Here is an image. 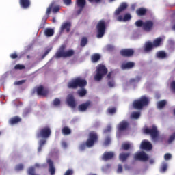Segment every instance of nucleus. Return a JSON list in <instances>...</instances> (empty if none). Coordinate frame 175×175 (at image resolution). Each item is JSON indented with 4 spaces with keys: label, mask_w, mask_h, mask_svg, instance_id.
<instances>
[{
    "label": "nucleus",
    "mask_w": 175,
    "mask_h": 175,
    "mask_svg": "<svg viewBox=\"0 0 175 175\" xmlns=\"http://www.w3.org/2000/svg\"><path fill=\"white\" fill-rule=\"evenodd\" d=\"M64 175H73V170L68 169L64 174Z\"/></svg>",
    "instance_id": "nucleus-53"
},
{
    "label": "nucleus",
    "mask_w": 175,
    "mask_h": 175,
    "mask_svg": "<svg viewBox=\"0 0 175 175\" xmlns=\"http://www.w3.org/2000/svg\"><path fill=\"white\" fill-rule=\"evenodd\" d=\"M118 131L120 132H122L124 131H126L128 128H129V122L126 120H122L118 124Z\"/></svg>",
    "instance_id": "nucleus-10"
},
{
    "label": "nucleus",
    "mask_w": 175,
    "mask_h": 175,
    "mask_svg": "<svg viewBox=\"0 0 175 175\" xmlns=\"http://www.w3.org/2000/svg\"><path fill=\"white\" fill-rule=\"evenodd\" d=\"M50 51H51V49H49L45 51L44 53L42 55V58H44V57H46V55H47V54H49Z\"/></svg>",
    "instance_id": "nucleus-59"
},
{
    "label": "nucleus",
    "mask_w": 175,
    "mask_h": 175,
    "mask_svg": "<svg viewBox=\"0 0 175 175\" xmlns=\"http://www.w3.org/2000/svg\"><path fill=\"white\" fill-rule=\"evenodd\" d=\"M111 76H113V72H109L107 75V79L110 80L111 79Z\"/></svg>",
    "instance_id": "nucleus-62"
},
{
    "label": "nucleus",
    "mask_w": 175,
    "mask_h": 175,
    "mask_svg": "<svg viewBox=\"0 0 175 175\" xmlns=\"http://www.w3.org/2000/svg\"><path fill=\"white\" fill-rule=\"evenodd\" d=\"M50 135H51V132H40L38 134V137L47 139V137H50Z\"/></svg>",
    "instance_id": "nucleus-30"
},
{
    "label": "nucleus",
    "mask_w": 175,
    "mask_h": 175,
    "mask_svg": "<svg viewBox=\"0 0 175 175\" xmlns=\"http://www.w3.org/2000/svg\"><path fill=\"white\" fill-rule=\"evenodd\" d=\"M107 68L103 64H99L96 66V74L94 75L95 81H100L105 76L107 75Z\"/></svg>",
    "instance_id": "nucleus-4"
},
{
    "label": "nucleus",
    "mask_w": 175,
    "mask_h": 175,
    "mask_svg": "<svg viewBox=\"0 0 175 175\" xmlns=\"http://www.w3.org/2000/svg\"><path fill=\"white\" fill-rule=\"evenodd\" d=\"M101 56L99 53H94L91 56V62L93 64H96L100 60Z\"/></svg>",
    "instance_id": "nucleus-27"
},
{
    "label": "nucleus",
    "mask_w": 175,
    "mask_h": 175,
    "mask_svg": "<svg viewBox=\"0 0 175 175\" xmlns=\"http://www.w3.org/2000/svg\"><path fill=\"white\" fill-rule=\"evenodd\" d=\"M91 106V101L88 100L78 106L79 111H87V109Z\"/></svg>",
    "instance_id": "nucleus-16"
},
{
    "label": "nucleus",
    "mask_w": 175,
    "mask_h": 175,
    "mask_svg": "<svg viewBox=\"0 0 175 175\" xmlns=\"http://www.w3.org/2000/svg\"><path fill=\"white\" fill-rule=\"evenodd\" d=\"M131 148V144L129 143H124L122 144V150H125L126 151H128L129 148Z\"/></svg>",
    "instance_id": "nucleus-40"
},
{
    "label": "nucleus",
    "mask_w": 175,
    "mask_h": 175,
    "mask_svg": "<svg viewBox=\"0 0 175 175\" xmlns=\"http://www.w3.org/2000/svg\"><path fill=\"white\" fill-rule=\"evenodd\" d=\"M167 170V165L163 164L161 167L162 172H166Z\"/></svg>",
    "instance_id": "nucleus-58"
},
{
    "label": "nucleus",
    "mask_w": 175,
    "mask_h": 175,
    "mask_svg": "<svg viewBox=\"0 0 175 175\" xmlns=\"http://www.w3.org/2000/svg\"><path fill=\"white\" fill-rule=\"evenodd\" d=\"M67 103L70 107H72V109L76 108V101L72 95H70L67 98Z\"/></svg>",
    "instance_id": "nucleus-22"
},
{
    "label": "nucleus",
    "mask_w": 175,
    "mask_h": 175,
    "mask_svg": "<svg viewBox=\"0 0 175 175\" xmlns=\"http://www.w3.org/2000/svg\"><path fill=\"white\" fill-rule=\"evenodd\" d=\"M117 111V109H116V107L112 108H108L107 112L109 114H116V112Z\"/></svg>",
    "instance_id": "nucleus-43"
},
{
    "label": "nucleus",
    "mask_w": 175,
    "mask_h": 175,
    "mask_svg": "<svg viewBox=\"0 0 175 175\" xmlns=\"http://www.w3.org/2000/svg\"><path fill=\"white\" fill-rule=\"evenodd\" d=\"M133 54H135V51H133V49H122L120 51V55L122 57H132Z\"/></svg>",
    "instance_id": "nucleus-13"
},
{
    "label": "nucleus",
    "mask_w": 175,
    "mask_h": 175,
    "mask_svg": "<svg viewBox=\"0 0 175 175\" xmlns=\"http://www.w3.org/2000/svg\"><path fill=\"white\" fill-rule=\"evenodd\" d=\"M88 1L90 3H92V2H94L95 3H100L102 2V0H88Z\"/></svg>",
    "instance_id": "nucleus-57"
},
{
    "label": "nucleus",
    "mask_w": 175,
    "mask_h": 175,
    "mask_svg": "<svg viewBox=\"0 0 175 175\" xmlns=\"http://www.w3.org/2000/svg\"><path fill=\"white\" fill-rule=\"evenodd\" d=\"M99 137L98 134L96 133H90L88 139L85 143L81 144L79 146V150L81 151H84L88 147V148H92L93 146H95L96 143H98Z\"/></svg>",
    "instance_id": "nucleus-2"
},
{
    "label": "nucleus",
    "mask_w": 175,
    "mask_h": 175,
    "mask_svg": "<svg viewBox=\"0 0 175 175\" xmlns=\"http://www.w3.org/2000/svg\"><path fill=\"white\" fill-rule=\"evenodd\" d=\"M146 135H150L153 142H157L159 139V133L158 132H145Z\"/></svg>",
    "instance_id": "nucleus-25"
},
{
    "label": "nucleus",
    "mask_w": 175,
    "mask_h": 175,
    "mask_svg": "<svg viewBox=\"0 0 175 175\" xmlns=\"http://www.w3.org/2000/svg\"><path fill=\"white\" fill-rule=\"evenodd\" d=\"M134 159L135 161H143V162H146V161H148V155L144 151H142L135 154Z\"/></svg>",
    "instance_id": "nucleus-9"
},
{
    "label": "nucleus",
    "mask_w": 175,
    "mask_h": 175,
    "mask_svg": "<svg viewBox=\"0 0 175 175\" xmlns=\"http://www.w3.org/2000/svg\"><path fill=\"white\" fill-rule=\"evenodd\" d=\"M40 132H51V129L49 126L44 127L40 130Z\"/></svg>",
    "instance_id": "nucleus-47"
},
{
    "label": "nucleus",
    "mask_w": 175,
    "mask_h": 175,
    "mask_svg": "<svg viewBox=\"0 0 175 175\" xmlns=\"http://www.w3.org/2000/svg\"><path fill=\"white\" fill-rule=\"evenodd\" d=\"M170 88L175 93V81H172L170 83Z\"/></svg>",
    "instance_id": "nucleus-49"
},
{
    "label": "nucleus",
    "mask_w": 175,
    "mask_h": 175,
    "mask_svg": "<svg viewBox=\"0 0 175 175\" xmlns=\"http://www.w3.org/2000/svg\"><path fill=\"white\" fill-rule=\"evenodd\" d=\"M165 106H166V101L165 100H162L157 103L158 109H163Z\"/></svg>",
    "instance_id": "nucleus-35"
},
{
    "label": "nucleus",
    "mask_w": 175,
    "mask_h": 175,
    "mask_svg": "<svg viewBox=\"0 0 175 175\" xmlns=\"http://www.w3.org/2000/svg\"><path fill=\"white\" fill-rule=\"evenodd\" d=\"M15 169L18 172H20V170H23V169H24V165L18 164V165L16 166Z\"/></svg>",
    "instance_id": "nucleus-45"
},
{
    "label": "nucleus",
    "mask_w": 175,
    "mask_h": 175,
    "mask_svg": "<svg viewBox=\"0 0 175 175\" xmlns=\"http://www.w3.org/2000/svg\"><path fill=\"white\" fill-rule=\"evenodd\" d=\"M48 18L49 16L42 18V24L40 25V28H44V26L46 25V21H47Z\"/></svg>",
    "instance_id": "nucleus-39"
},
{
    "label": "nucleus",
    "mask_w": 175,
    "mask_h": 175,
    "mask_svg": "<svg viewBox=\"0 0 175 175\" xmlns=\"http://www.w3.org/2000/svg\"><path fill=\"white\" fill-rule=\"evenodd\" d=\"M96 29L97 38L98 39H100V38H103L106 32V22H105L104 20L99 21L96 25Z\"/></svg>",
    "instance_id": "nucleus-7"
},
{
    "label": "nucleus",
    "mask_w": 175,
    "mask_h": 175,
    "mask_svg": "<svg viewBox=\"0 0 175 175\" xmlns=\"http://www.w3.org/2000/svg\"><path fill=\"white\" fill-rule=\"evenodd\" d=\"M87 1L85 0H77V6L78 8H84Z\"/></svg>",
    "instance_id": "nucleus-34"
},
{
    "label": "nucleus",
    "mask_w": 175,
    "mask_h": 175,
    "mask_svg": "<svg viewBox=\"0 0 175 175\" xmlns=\"http://www.w3.org/2000/svg\"><path fill=\"white\" fill-rule=\"evenodd\" d=\"M72 27V23L65 22L60 27V32L62 33L64 31H66L67 33L70 32V27Z\"/></svg>",
    "instance_id": "nucleus-14"
},
{
    "label": "nucleus",
    "mask_w": 175,
    "mask_h": 175,
    "mask_svg": "<svg viewBox=\"0 0 175 175\" xmlns=\"http://www.w3.org/2000/svg\"><path fill=\"white\" fill-rule=\"evenodd\" d=\"M58 13L59 12V5H55V1H53L46 9V15L50 16V13Z\"/></svg>",
    "instance_id": "nucleus-8"
},
{
    "label": "nucleus",
    "mask_w": 175,
    "mask_h": 175,
    "mask_svg": "<svg viewBox=\"0 0 175 175\" xmlns=\"http://www.w3.org/2000/svg\"><path fill=\"white\" fill-rule=\"evenodd\" d=\"M70 129L68 126H65L62 129V132H71Z\"/></svg>",
    "instance_id": "nucleus-55"
},
{
    "label": "nucleus",
    "mask_w": 175,
    "mask_h": 175,
    "mask_svg": "<svg viewBox=\"0 0 175 175\" xmlns=\"http://www.w3.org/2000/svg\"><path fill=\"white\" fill-rule=\"evenodd\" d=\"M67 87L71 90H77V88H81L77 91V94L81 98H83L87 95V90L84 88L85 87H87V80L85 79L77 77L68 82Z\"/></svg>",
    "instance_id": "nucleus-1"
},
{
    "label": "nucleus",
    "mask_w": 175,
    "mask_h": 175,
    "mask_svg": "<svg viewBox=\"0 0 175 175\" xmlns=\"http://www.w3.org/2000/svg\"><path fill=\"white\" fill-rule=\"evenodd\" d=\"M25 83V80H21L16 82L17 85H21V84H24Z\"/></svg>",
    "instance_id": "nucleus-63"
},
{
    "label": "nucleus",
    "mask_w": 175,
    "mask_h": 175,
    "mask_svg": "<svg viewBox=\"0 0 175 175\" xmlns=\"http://www.w3.org/2000/svg\"><path fill=\"white\" fill-rule=\"evenodd\" d=\"M87 43H88V39H87L86 37L82 38L81 40V47H85Z\"/></svg>",
    "instance_id": "nucleus-38"
},
{
    "label": "nucleus",
    "mask_w": 175,
    "mask_h": 175,
    "mask_svg": "<svg viewBox=\"0 0 175 175\" xmlns=\"http://www.w3.org/2000/svg\"><path fill=\"white\" fill-rule=\"evenodd\" d=\"M157 58H160L161 59H165L166 58L167 55L166 53L163 51H159L157 53Z\"/></svg>",
    "instance_id": "nucleus-33"
},
{
    "label": "nucleus",
    "mask_w": 175,
    "mask_h": 175,
    "mask_svg": "<svg viewBox=\"0 0 175 175\" xmlns=\"http://www.w3.org/2000/svg\"><path fill=\"white\" fill-rule=\"evenodd\" d=\"M175 140V133H174L172 135H171L167 140L168 144H172L173 142Z\"/></svg>",
    "instance_id": "nucleus-41"
},
{
    "label": "nucleus",
    "mask_w": 175,
    "mask_h": 175,
    "mask_svg": "<svg viewBox=\"0 0 175 175\" xmlns=\"http://www.w3.org/2000/svg\"><path fill=\"white\" fill-rule=\"evenodd\" d=\"M140 148L141 150L150 151V150H152V144H151L148 141L144 140L141 143Z\"/></svg>",
    "instance_id": "nucleus-12"
},
{
    "label": "nucleus",
    "mask_w": 175,
    "mask_h": 175,
    "mask_svg": "<svg viewBox=\"0 0 175 175\" xmlns=\"http://www.w3.org/2000/svg\"><path fill=\"white\" fill-rule=\"evenodd\" d=\"M10 57L12 59H16V58H18V55H17V53H14L10 54Z\"/></svg>",
    "instance_id": "nucleus-48"
},
{
    "label": "nucleus",
    "mask_w": 175,
    "mask_h": 175,
    "mask_svg": "<svg viewBox=\"0 0 175 175\" xmlns=\"http://www.w3.org/2000/svg\"><path fill=\"white\" fill-rule=\"evenodd\" d=\"M132 19V15H131V14L129 13H126L124 16V17H122V16L120 15L118 18H117V21H129V20Z\"/></svg>",
    "instance_id": "nucleus-23"
},
{
    "label": "nucleus",
    "mask_w": 175,
    "mask_h": 175,
    "mask_svg": "<svg viewBox=\"0 0 175 175\" xmlns=\"http://www.w3.org/2000/svg\"><path fill=\"white\" fill-rule=\"evenodd\" d=\"M122 69H132L133 68H135V62H128L126 63H124L121 66Z\"/></svg>",
    "instance_id": "nucleus-24"
},
{
    "label": "nucleus",
    "mask_w": 175,
    "mask_h": 175,
    "mask_svg": "<svg viewBox=\"0 0 175 175\" xmlns=\"http://www.w3.org/2000/svg\"><path fill=\"white\" fill-rule=\"evenodd\" d=\"M164 158L165 161H169V159H172V154H170V153H167L165 154Z\"/></svg>",
    "instance_id": "nucleus-51"
},
{
    "label": "nucleus",
    "mask_w": 175,
    "mask_h": 175,
    "mask_svg": "<svg viewBox=\"0 0 175 175\" xmlns=\"http://www.w3.org/2000/svg\"><path fill=\"white\" fill-rule=\"evenodd\" d=\"M152 43L154 49H157V47H159L161 46V44L162 43V38L159 37L156 38Z\"/></svg>",
    "instance_id": "nucleus-29"
},
{
    "label": "nucleus",
    "mask_w": 175,
    "mask_h": 175,
    "mask_svg": "<svg viewBox=\"0 0 175 175\" xmlns=\"http://www.w3.org/2000/svg\"><path fill=\"white\" fill-rule=\"evenodd\" d=\"M148 103H150L148 98L143 96L140 98L133 101V107L135 109V110H142L144 107L148 106Z\"/></svg>",
    "instance_id": "nucleus-5"
},
{
    "label": "nucleus",
    "mask_w": 175,
    "mask_h": 175,
    "mask_svg": "<svg viewBox=\"0 0 175 175\" xmlns=\"http://www.w3.org/2000/svg\"><path fill=\"white\" fill-rule=\"evenodd\" d=\"M44 35H45V36H47L48 38L53 36V35H54V29H51V28H46L44 30Z\"/></svg>",
    "instance_id": "nucleus-31"
},
{
    "label": "nucleus",
    "mask_w": 175,
    "mask_h": 175,
    "mask_svg": "<svg viewBox=\"0 0 175 175\" xmlns=\"http://www.w3.org/2000/svg\"><path fill=\"white\" fill-rule=\"evenodd\" d=\"M144 132H158V128L155 125H152L150 129L145 127L144 129Z\"/></svg>",
    "instance_id": "nucleus-32"
},
{
    "label": "nucleus",
    "mask_w": 175,
    "mask_h": 175,
    "mask_svg": "<svg viewBox=\"0 0 175 175\" xmlns=\"http://www.w3.org/2000/svg\"><path fill=\"white\" fill-rule=\"evenodd\" d=\"M136 27H142V29L145 32H151L152 28H154V22L152 21H146L144 22L142 20H138L135 22Z\"/></svg>",
    "instance_id": "nucleus-6"
},
{
    "label": "nucleus",
    "mask_w": 175,
    "mask_h": 175,
    "mask_svg": "<svg viewBox=\"0 0 175 175\" xmlns=\"http://www.w3.org/2000/svg\"><path fill=\"white\" fill-rule=\"evenodd\" d=\"M37 94L41 96H47L49 95V90H44L43 85H40L37 88Z\"/></svg>",
    "instance_id": "nucleus-18"
},
{
    "label": "nucleus",
    "mask_w": 175,
    "mask_h": 175,
    "mask_svg": "<svg viewBox=\"0 0 175 175\" xmlns=\"http://www.w3.org/2000/svg\"><path fill=\"white\" fill-rule=\"evenodd\" d=\"M141 79V77L137 76L135 78L131 79L129 83L130 84H133V83H139Z\"/></svg>",
    "instance_id": "nucleus-37"
},
{
    "label": "nucleus",
    "mask_w": 175,
    "mask_h": 175,
    "mask_svg": "<svg viewBox=\"0 0 175 175\" xmlns=\"http://www.w3.org/2000/svg\"><path fill=\"white\" fill-rule=\"evenodd\" d=\"M154 49V47L152 42L150 41L146 42L144 46V51L145 53H150V51H152Z\"/></svg>",
    "instance_id": "nucleus-20"
},
{
    "label": "nucleus",
    "mask_w": 175,
    "mask_h": 175,
    "mask_svg": "<svg viewBox=\"0 0 175 175\" xmlns=\"http://www.w3.org/2000/svg\"><path fill=\"white\" fill-rule=\"evenodd\" d=\"M108 86L110 88H113L114 87V81L111 80V81H108Z\"/></svg>",
    "instance_id": "nucleus-52"
},
{
    "label": "nucleus",
    "mask_w": 175,
    "mask_h": 175,
    "mask_svg": "<svg viewBox=\"0 0 175 175\" xmlns=\"http://www.w3.org/2000/svg\"><path fill=\"white\" fill-rule=\"evenodd\" d=\"M21 121V118L18 116H16L9 119L8 124L10 125H17V124H20Z\"/></svg>",
    "instance_id": "nucleus-15"
},
{
    "label": "nucleus",
    "mask_w": 175,
    "mask_h": 175,
    "mask_svg": "<svg viewBox=\"0 0 175 175\" xmlns=\"http://www.w3.org/2000/svg\"><path fill=\"white\" fill-rule=\"evenodd\" d=\"M111 129H112L111 124H109L107 126V128L105 132H111Z\"/></svg>",
    "instance_id": "nucleus-54"
},
{
    "label": "nucleus",
    "mask_w": 175,
    "mask_h": 175,
    "mask_svg": "<svg viewBox=\"0 0 175 175\" xmlns=\"http://www.w3.org/2000/svg\"><path fill=\"white\" fill-rule=\"evenodd\" d=\"M53 105L55 107H59V106H61V100L58 98H55L53 100Z\"/></svg>",
    "instance_id": "nucleus-36"
},
{
    "label": "nucleus",
    "mask_w": 175,
    "mask_h": 175,
    "mask_svg": "<svg viewBox=\"0 0 175 175\" xmlns=\"http://www.w3.org/2000/svg\"><path fill=\"white\" fill-rule=\"evenodd\" d=\"M131 116L133 118L137 120V118H139V117H140V112H133Z\"/></svg>",
    "instance_id": "nucleus-44"
},
{
    "label": "nucleus",
    "mask_w": 175,
    "mask_h": 175,
    "mask_svg": "<svg viewBox=\"0 0 175 175\" xmlns=\"http://www.w3.org/2000/svg\"><path fill=\"white\" fill-rule=\"evenodd\" d=\"M39 144H40V146L43 147V146H44V144H46V139L40 140Z\"/></svg>",
    "instance_id": "nucleus-61"
},
{
    "label": "nucleus",
    "mask_w": 175,
    "mask_h": 175,
    "mask_svg": "<svg viewBox=\"0 0 175 175\" xmlns=\"http://www.w3.org/2000/svg\"><path fill=\"white\" fill-rule=\"evenodd\" d=\"M130 156H131V153L130 152L120 153L119 154V159H120V161H121V162H125V161L127 160L128 158H129Z\"/></svg>",
    "instance_id": "nucleus-26"
},
{
    "label": "nucleus",
    "mask_w": 175,
    "mask_h": 175,
    "mask_svg": "<svg viewBox=\"0 0 175 175\" xmlns=\"http://www.w3.org/2000/svg\"><path fill=\"white\" fill-rule=\"evenodd\" d=\"M46 163H48L49 167V172L51 173V175L55 174V167H54V161L51 160V159H48L46 161Z\"/></svg>",
    "instance_id": "nucleus-17"
},
{
    "label": "nucleus",
    "mask_w": 175,
    "mask_h": 175,
    "mask_svg": "<svg viewBox=\"0 0 175 175\" xmlns=\"http://www.w3.org/2000/svg\"><path fill=\"white\" fill-rule=\"evenodd\" d=\"M111 142V139H110V137H107L104 142V145L109 146Z\"/></svg>",
    "instance_id": "nucleus-46"
},
{
    "label": "nucleus",
    "mask_w": 175,
    "mask_h": 175,
    "mask_svg": "<svg viewBox=\"0 0 175 175\" xmlns=\"http://www.w3.org/2000/svg\"><path fill=\"white\" fill-rule=\"evenodd\" d=\"M63 2L66 6L72 5V0H63Z\"/></svg>",
    "instance_id": "nucleus-50"
},
{
    "label": "nucleus",
    "mask_w": 175,
    "mask_h": 175,
    "mask_svg": "<svg viewBox=\"0 0 175 175\" xmlns=\"http://www.w3.org/2000/svg\"><path fill=\"white\" fill-rule=\"evenodd\" d=\"M19 5L22 9H29L31 0H19Z\"/></svg>",
    "instance_id": "nucleus-19"
},
{
    "label": "nucleus",
    "mask_w": 175,
    "mask_h": 175,
    "mask_svg": "<svg viewBox=\"0 0 175 175\" xmlns=\"http://www.w3.org/2000/svg\"><path fill=\"white\" fill-rule=\"evenodd\" d=\"M25 68V66L23 64H16L14 66V69L16 70H23V69Z\"/></svg>",
    "instance_id": "nucleus-42"
},
{
    "label": "nucleus",
    "mask_w": 175,
    "mask_h": 175,
    "mask_svg": "<svg viewBox=\"0 0 175 175\" xmlns=\"http://www.w3.org/2000/svg\"><path fill=\"white\" fill-rule=\"evenodd\" d=\"M107 50H108V51H113V50H114V46L113 45H107Z\"/></svg>",
    "instance_id": "nucleus-56"
},
{
    "label": "nucleus",
    "mask_w": 175,
    "mask_h": 175,
    "mask_svg": "<svg viewBox=\"0 0 175 175\" xmlns=\"http://www.w3.org/2000/svg\"><path fill=\"white\" fill-rule=\"evenodd\" d=\"M128 9V4L125 2H123L120 4V5L116 10L114 14L115 16H120L124 10Z\"/></svg>",
    "instance_id": "nucleus-11"
},
{
    "label": "nucleus",
    "mask_w": 175,
    "mask_h": 175,
    "mask_svg": "<svg viewBox=\"0 0 175 175\" xmlns=\"http://www.w3.org/2000/svg\"><path fill=\"white\" fill-rule=\"evenodd\" d=\"M83 9H84V8H79V9L77 11V16H79V14H80L81 13V12H83Z\"/></svg>",
    "instance_id": "nucleus-64"
},
{
    "label": "nucleus",
    "mask_w": 175,
    "mask_h": 175,
    "mask_svg": "<svg viewBox=\"0 0 175 175\" xmlns=\"http://www.w3.org/2000/svg\"><path fill=\"white\" fill-rule=\"evenodd\" d=\"M65 49H66V45L62 44L59 48L58 51L55 55V58H70V57H73L75 55V51L72 49H69L65 51Z\"/></svg>",
    "instance_id": "nucleus-3"
},
{
    "label": "nucleus",
    "mask_w": 175,
    "mask_h": 175,
    "mask_svg": "<svg viewBox=\"0 0 175 175\" xmlns=\"http://www.w3.org/2000/svg\"><path fill=\"white\" fill-rule=\"evenodd\" d=\"M117 172L118 173H122V165H118Z\"/></svg>",
    "instance_id": "nucleus-60"
},
{
    "label": "nucleus",
    "mask_w": 175,
    "mask_h": 175,
    "mask_svg": "<svg viewBox=\"0 0 175 175\" xmlns=\"http://www.w3.org/2000/svg\"><path fill=\"white\" fill-rule=\"evenodd\" d=\"M147 14V9L144 8H139L136 10V14L138 15L139 17L142 16H146Z\"/></svg>",
    "instance_id": "nucleus-28"
},
{
    "label": "nucleus",
    "mask_w": 175,
    "mask_h": 175,
    "mask_svg": "<svg viewBox=\"0 0 175 175\" xmlns=\"http://www.w3.org/2000/svg\"><path fill=\"white\" fill-rule=\"evenodd\" d=\"M113 158H114V152H105L102 157L103 161H110Z\"/></svg>",
    "instance_id": "nucleus-21"
}]
</instances>
